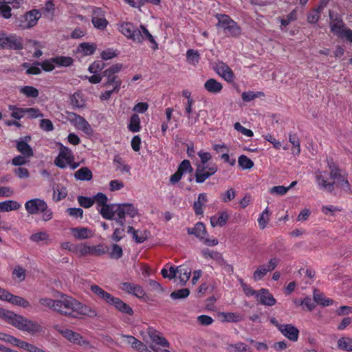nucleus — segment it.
I'll return each mask as SVG.
<instances>
[{
  "label": "nucleus",
  "mask_w": 352,
  "mask_h": 352,
  "mask_svg": "<svg viewBox=\"0 0 352 352\" xmlns=\"http://www.w3.org/2000/svg\"><path fill=\"white\" fill-rule=\"evenodd\" d=\"M98 210L103 218L114 219L121 226L124 225L126 215L134 217L138 214V210L131 204H106Z\"/></svg>",
  "instance_id": "f257e3e1"
},
{
  "label": "nucleus",
  "mask_w": 352,
  "mask_h": 352,
  "mask_svg": "<svg viewBox=\"0 0 352 352\" xmlns=\"http://www.w3.org/2000/svg\"><path fill=\"white\" fill-rule=\"evenodd\" d=\"M331 32L338 37L352 43V30L346 26L342 16L329 12Z\"/></svg>",
  "instance_id": "f03ea898"
},
{
  "label": "nucleus",
  "mask_w": 352,
  "mask_h": 352,
  "mask_svg": "<svg viewBox=\"0 0 352 352\" xmlns=\"http://www.w3.org/2000/svg\"><path fill=\"white\" fill-rule=\"evenodd\" d=\"M60 298L56 300V311L61 315L74 317L76 305L78 301L72 296L60 294Z\"/></svg>",
  "instance_id": "7ed1b4c3"
},
{
  "label": "nucleus",
  "mask_w": 352,
  "mask_h": 352,
  "mask_svg": "<svg viewBox=\"0 0 352 352\" xmlns=\"http://www.w3.org/2000/svg\"><path fill=\"white\" fill-rule=\"evenodd\" d=\"M216 18L218 19L217 25L223 28L229 36H237L241 34L240 27L228 15L217 14Z\"/></svg>",
  "instance_id": "20e7f679"
},
{
  "label": "nucleus",
  "mask_w": 352,
  "mask_h": 352,
  "mask_svg": "<svg viewBox=\"0 0 352 352\" xmlns=\"http://www.w3.org/2000/svg\"><path fill=\"white\" fill-rule=\"evenodd\" d=\"M118 30L124 36L135 43H142L144 41L142 32L136 29L132 23L122 22L118 24Z\"/></svg>",
  "instance_id": "39448f33"
},
{
  "label": "nucleus",
  "mask_w": 352,
  "mask_h": 352,
  "mask_svg": "<svg viewBox=\"0 0 352 352\" xmlns=\"http://www.w3.org/2000/svg\"><path fill=\"white\" fill-rule=\"evenodd\" d=\"M54 329L58 331L67 341L81 346H89V342L85 340L80 333L71 329L63 328L60 325H55Z\"/></svg>",
  "instance_id": "423d86ee"
},
{
  "label": "nucleus",
  "mask_w": 352,
  "mask_h": 352,
  "mask_svg": "<svg viewBox=\"0 0 352 352\" xmlns=\"http://www.w3.org/2000/svg\"><path fill=\"white\" fill-rule=\"evenodd\" d=\"M122 68V65L120 63L114 64L108 69H105L102 76L107 78V82L104 84L105 87L113 85L114 90L118 92L120 89L121 81L118 78V74Z\"/></svg>",
  "instance_id": "0eeeda50"
},
{
  "label": "nucleus",
  "mask_w": 352,
  "mask_h": 352,
  "mask_svg": "<svg viewBox=\"0 0 352 352\" xmlns=\"http://www.w3.org/2000/svg\"><path fill=\"white\" fill-rule=\"evenodd\" d=\"M188 233L195 235L208 246H215L218 244V240L215 238L208 239L206 237V229L205 225L201 222L197 223L193 228H188Z\"/></svg>",
  "instance_id": "6e6552de"
},
{
  "label": "nucleus",
  "mask_w": 352,
  "mask_h": 352,
  "mask_svg": "<svg viewBox=\"0 0 352 352\" xmlns=\"http://www.w3.org/2000/svg\"><path fill=\"white\" fill-rule=\"evenodd\" d=\"M73 252L78 254L80 256L87 255L101 256L106 252L103 245L101 244L91 246L85 243L77 245L74 248Z\"/></svg>",
  "instance_id": "1a4fd4ad"
},
{
  "label": "nucleus",
  "mask_w": 352,
  "mask_h": 352,
  "mask_svg": "<svg viewBox=\"0 0 352 352\" xmlns=\"http://www.w3.org/2000/svg\"><path fill=\"white\" fill-rule=\"evenodd\" d=\"M91 13V23L94 27L98 30H104L109 22L105 18V11L99 7H90Z\"/></svg>",
  "instance_id": "9d476101"
},
{
  "label": "nucleus",
  "mask_w": 352,
  "mask_h": 352,
  "mask_svg": "<svg viewBox=\"0 0 352 352\" xmlns=\"http://www.w3.org/2000/svg\"><path fill=\"white\" fill-rule=\"evenodd\" d=\"M74 159L72 150L60 144L58 155L54 160V164L60 168H65Z\"/></svg>",
  "instance_id": "9b49d317"
},
{
  "label": "nucleus",
  "mask_w": 352,
  "mask_h": 352,
  "mask_svg": "<svg viewBox=\"0 0 352 352\" xmlns=\"http://www.w3.org/2000/svg\"><path fill=\"white\" fill-rule=\"evenodd\" d=\"M67 120L77 129L90 135L93 133V130L89 122L82 116L73 113H67Z\"/></svg>",
  "instance_id": "f8f14e48"
},
{
  "label": "nucleus",
  "mask_w": 352,
  "mask_h": 352,
  "mask_svg": "<svg viewBox=\"0 0 352 352\" xmlns=\"http://www.w3.org/2000/svg\"><path fill=\"white\" fill-rule=\"evenodd\" d=\"M328 167L330 170V178L332 179H338V185L344 191L349 192L351 190L350 184L346 179L342 177L340 169L334 164L332 161L327 160Z\"/></svg>",
  "instance_id": "ddd939ff"
},
{
  "label": "nucleus",
  "mask_w": 352,
  "mask_h": 352,
  "mask_svg": "<svg viewBox=\"0 0 352 352\" xmlns=\"http://www.w3.org/2000/svg\"><path fill=\"white\" fill-rule=\"evenodd\" d=\"M19 320L16 325L18 329L27 331L30 333L34 334L40 333L43 331L42 327L36 322L28 319L21 316L19 318Z\"/></svg>",
  "instance_id": "4468645a"
},
{
  "label": "nucleus",
  "mask_w": 352,
  "mask_h": 352,
  "mask_svg": "<svg viewBox=\"0 0 352 352\" xmlns=\"http://www.w3.org/2000/svg\"><path fill=\"white\" fill-rule=\"evenodd\" d=\"M279 263L278 258H272L267 264L259 265L253 273V278L255 281L261 280L269 272L274 270Z\"/></svg>",
  "instance_id": "2eb2a0df"
},
{
  "label": "nucleus",
  "mask_w": 352,
  "mask_h": 352,
  "mask_svg": "<svg viewBox=\"0 0 352 352\" xmlns=\"http://www.w3.org/2000/svg\"><path fill=\"white\" fill-rule=\"evenodd\" d=\"M2 49H11V50H22L23 47V40L21 37L15 34L7 35L4 34V36L1 44Z\"/></svg>",
  "instance_id": "dca6fc26"
},
{
  "label": "nucleus",
  "mask_w": 352,
  "mask_h": 352,
  "mask_svg": "<svg viewBox=\"0 0 352 352\" xmlns=\"http://www.w3.org/2000/svg\"><path fill=\"white\" fill-rule=\"evenodd\" d=\"M218 170L217 166L213 164L210 167L199 165L195 171V180L197 183L204 182L210 176L213 175Z\"/></svg>",
  "instance_id": "f3484780"
},
{
  "label": "nucleus",
  "mask_w": 352,
  "mask_h": 352,
  "mask_svg": "<svg viewBox=\"0 0 352 352\" xmlns=\"http://www.w3.org/2000/svg\"><path fill=\"white\" fill-rule=\"evenodd\" d=\"M316 183L320 189L331 192L334 190L335 182H329L328 173L323 170H317L315 174Z\"/></svg>",
  "instance_id": "a211bd4d"
},
{
  "label": "nucleus",
  "mask_w": 352,
  "mask_h": 352,
  "mask_svg": "<svg viewBox=\"0 0 352 352\" xmlns=\"http://www.w3.org/2000/svg\"><path fill=\"white\" fill-rule=\"evenodd\" d=\"M47 207V203L41 199L34 198L28 200L25 204V208L30 214H36L43 211Z\"/></svg>",
  "instance_id": "6ab92c4d"
},
{
  "label": "nucleus",
  "mask_w": 352,
  "mask_h": 352,
  "mask_svg": "<svg viewBox=\"0 0 352 352\" xmlns=\"http://www.w3.org/2000/svg\"><path fill=\"white\" fill-rule=\"evenodd\" d=\"M1 293H3L1 300L8 301L14 305L22 307L23 308H27L30 305V302L23 298L15 296L6 289H4V292H1Z\"/></svg>",
  "instance_id": "aec40b11"
},
{
  "label": "nucleus",
  "mask_w": 352,
  "mask_h": 352,
  "mask_svg": "<svg viewBox=\"0 0 352 352\" xmlns=\"http://www.w3.org/2000/svg\"><path fill=\"white\" fill-rule=\"evenodd\" d=\"M175 278L177 277L179 283L181 285H184L189 280L192 270L187 265H182L177 267H175Z\"/></svg>",
  "instance_id": "412c9836"
},
{
  "label": "nucleus",
  "mask_w": 352,
  "mask_h": 352,
  "mask_svg": "<svg viewBox=\"0 0 352 352\" xmlns=\"http://www.w3.org/2000/svg\"><path fill=\"white\" fill-rule=\"evenodd\" d=\"M146 332L154 344L162 347H169V342L162 336V333L160 331L155 329L153 327H149L147 328Z\"/></svg>",
  "instance_id": "4be33fe9"
},
{
  "label": "nucleus",
  "mask_w": 352,
  "mask_h": 352,
  "mask_svg": "<svg viewBox=\"0 0 352 352\" xmlns=\"http://www.w3.org/2000/svg\"><path fill=\"white\" fill-rule=\"evenodd\" d=\"M278 331L285 337L292 342H296L298 339L299 331L292 324H286L279 326Z\"/></svg>",
  "instance_id": "5701e85b"
},
{
  "label": "nucleus",
  "mask_w": 352,
  "mask_h": 352,
  "mask_svg": "<svg viewBox=\"0 0 352 352\" xmlns=\"http://www.w3.org/2000/svg\"><path fill=\"white\" fill-rule=\"evenodd\" d=\"M217 73L227 82H232L234 75L232 70L225 63H220L216 67Z\"/></svg>",
  "instance_id": "b1692460"
},
{
  "label": "nucleus",
  "mask_w": 352,
  "mask_h": 352,
  "mask_svg": "<svg viewBox=\"0 0 352 352\" xmlns=\"http://www.w3.org/2000/svg\"><path fill=\"white\" fill-rule=\"evenodd\" d=\"M97 311L91 307L82 304L78 301L74 314V318H78L80 316H86L87 317L94 318L97 316Z\"/></svg>",
  "instance_id": "393cba45"
},
{
  "label": "nucleus",
  "mask_w": 352,
  "mask_h": 352,
  "mask_svg": "<svg viewBox=\"0 0 352 352\" xmlns=\"http://www.w3.org/2000/svg\"><path fill=\"white\" fill-rule=\"evenodd\" d=\"M256 297L259 299L260 302L264 305L272 306L276 302L274 296L265 289H261L256 294Z\"/></svg>",
  "instance_id": "a878e982"
},
{
  "label": "nucleus",
  "mask_w": 352,
  "mask_h": 352,
  "mask_svg": "<svg viewBox=\"0 0 352 352\" xmlns=\"http://www.w3.org/2000/svg\"><path fill=\"white\" fill-rule=\"evenodd\" d=\"M109 305L115 307L119 311L131 316L133 314V309L126 303L118 298L113 297Z\"/></svg>",
  "instance_id": "bb28decb"
},
{
  "label": "nucleus",
  "mask_w": 352,
  "mask_h": 352,
  "mask_svg": "<svg viewBox=\"0 0 352 352\" xmlns=\"http://www.w3.org/2000/svg\"><path fill=\"white\" fill-rule=\"evenodd\" d=\"M71 232L74 237L76 239L82 240L91 238L93 232L91 230L84 227L72 228Z\"/></svg>",
  "instance_id": "cd10ccee"
},
{
  "label": "nucleus",
  "mask_w": 352,
  "mask_h": 352,
  "mask_svg": "<svg viewBox=\"0 0 352 352\" xmlns=\"http://www.w3.org/2000/svg\"><path fill=\"white\" fill-rule=\"evenodd\" d=\"M21 316V315H17L12 311L0 307V317L5 319L9 324L15 327H16L19 320L18 318Z\"/></svg>",
  "instance_id": "c85d7f7f"
},
{
  "label": "nucleus",
  "mask_w": 352,
  "mask_h": 352,
  "mask_svg": "<svg viewBox=\"0 0 352 352\" xmlns=\"http://www.w3.org/2000/svg\"><path fill=\"white\" fill-rule=\"evenodd\" d=\"M229 219V214L226 211H222L217 215H214L210 217V224L214 228L217 226L222 227L226 225Z\"/></svg>",
  "instance_id": "c756f323"
},
{
  "label": "nucleus",
  "mask_w": 352,
  "mask_h": 352,
  "mask_svg": "<svg viewBox=\"0 0 352 352\" xmlns=\"http://www.w3.org/2000/svg\"><path fill=\"white\" fill-rule=\"evenodd\" d=\"M204 88L209 93L217 94L221 91L223 85L214 78H210L204 83Z\"/></svg>",
  "instance_id": "7c9ffc66"
},
{
  "label": "nucleus",
  "mask_w": 352,
  "mask_h": 352,
  "mask_svg": "<svg viewBox=\"0 0 352 352\" xmlns=\"http://www.w3.org/2000/svg\"><path fill=\"white\" fill-rule=\"evenodd\" d=\"M91 290L93 293H94L99 298L104 301L105 302L109 304L113 296H112L110 293L104 291L102 288L96 285H93L91 286Z\"/></svg>",
  "instance_id": "2f4dec72"
},
{
  "label": "nucleus",
  "mask_w": 352,
  "mask_h": 352,
  "mask_svg": "<svg viewBox=\"0 0 352 352\" xmlns=\"http://www.w3.org/2000/svg\"><path fill=\"white\" fill-rule=\"evenodd\" d=\"M208 202L207 195L206 193H200L197 200L194 202L193 208L197 215H202L204 214L203 206Z\"/></svg>",
  "instance_id": "473e14b6"
},
{
  "label": "nucleus",
  "mask_w": 352,
  "mask_h": 352,
  "mask_svg": "<svg viewBox=\"0 0 352 352\" xmlns=\"http://www.w3.org/2000/svg\"><path fill=\"white\" fill-rule=\"evenodd\" d=\"M67 195V190L63 184H56L53 189V200L56 202L65 199Z\"/></svg>",
  "instance_id": "72a5a7b5"
},
{
  "label": "nucleus",
  "mask_w": 352,
  "mask_h": 352,
  "mask_svg": "<svg viewBox=\"0 0 352 352\" xmlns=\"http://www.w3.org/2000/svg\"><path fill=\"white\" fill-rule=\"evenodd\" d=\"M26 270L21 265H16L12 270V276L17 283H21L25 280Z\"/></svg>",
  "instance_id": "f704fd0d"
},
{
  "label": "nucleus",
  "mask_w": 352,
  "mask_h": 352,
  "mask_svg": "<svg viewBox=\"0 0 352 352\" xmlns=\"http://www.w3.org/2000/svg\"><path fill=\"white\" fill-rule=\"evenodd\" d=\"M41 16V12L36 10H33L28 12L25 16V21H27L25 28H30L34 26Z\"/></svg>",
  "instance_id": "c9c22d12"
},
{
  "label": "nucleus",
  "mask_w": 352,
  "mask_h": 352,
  "mask_svg": "<svg viewBox=\"0 0 352 352\" xmlns=\"http://www.w3.org/2000/svg\"><path fill=\"white\" fill-rule=\"evenodd\" d=\"M337 346L340 350L352 352V338L349 336L340 337L337 341Z\"/></svg>",
  "instance_id": "e433bc0d"
},
{
  "label": "nucleus",
  "mask_w": 352,
  "mask_h": 352,
  "mask_svg": "<svg viewBox=\"0 0 352 352\" xmlns=\"http://www.w3.org/2000/svg\"><path fill=\"white\" fill-rule=\"evenodd\" d=\"M201 254L206 259H213L220 265L224 263V260L221 254L217 251L210 250L209 249H204L201 251Z\"/></svg>",
  "instance_id": "4c0bfd02"
},
{
  "label": "nucleus",
  "mask_w": 352,
  "mask_h": 352,
  "mask_svg": "<svg viewBox=\"0 0 352 352\" xmlns=\"http://www.w3.org/2000/svg\"><path fill=\"white\" fill-rule=\"evenodd\" d=\"M74 177L77 180L90 181L93 177V175L89 168L82 167L75 172Z\"/></svg>",
  "instance_id": "58836bf2"
},
{
  "label": "nucleus",
  "mask_w": 352,
  "mask_h": 352,
  "mask_svg": "<svg viewBox=\"0 0 352 352\" xmlns=\"http://www.w3.org/2000/svg\"><path fill=\"white\" fill-rule=\"evenodd\" d=\"M228 352H252V349L243 342L228 344L226 346Z\"/></svg>",
  "instance_id": "ea45409f"
},
{
  "label": "nucleus",
  "mask_w": 352,
  "mask_h": 352,
  "mask_svg": "<svg viewBox=\"0 0 352 352\" xmlns=\"http://www.w3.org/2000/svg\"><path fill=\"white\" fill-rule=\"evenodd\" d=\"M16 148L25 157H31L34 155L32 148L26 141H16Z\"/></svg>",
  "instance_id": "a19ab883"
},
{
  "label": "nucleus",
  "mask_w": 352,
  "mask_h": 352,
  "mask_svg": "<svg viewBox=\"0 0 352 352\" xmlns=\"http://www.w3.org/2000/svg\"><path fill=\"white\" fill-rule=\"evenodd\" d=\"M20 204L14 200H7L0 202V212L16 210L20 208Z\"/></svg>",
  "instance_id": "79ce46f5"
},
{
  "label": "nucleus",
  "mask_w": 352,
  "mask_h": 352,
  "mask_svg": "<svg viewBox=\"0 0 352 352\" xmlns=\"http://www.w3.org/2000/svg\"><path fill=\"white\" fill-rule=\"evenodd\" d=\"M97 46L94 43H82L78 47V51L84 56H89L93 54Z\"/></svg>",
  "instance_id": "37998d69"
},
{
  "label": "nucleus",
  "mask_w": 352,
  "mask_h": 352,
  "mask_svg": "<svg viewBox=\"0 0 352 352\" xmlns=\"http://www.w3.org/2000/svg\"><path fill=\"white\" fill-rule=\"evenodd\" d=\"M314 299L316 302L322 306H329L333 302V300L327 298L322 293L317 290L314 292Z\"/></svg>",
  "instance_id": "c03bdc74"
},
{
  "label": "nucleus",
  "mask_w": 352,
  "mask_h": 352,
  "mask_svg": "<svg viewBox=\"0 0 352 352\" xmlns=\"http://www.w3.org/2000/svg\"><path fill=\"white\" fill-rule=\"evenodd\" d=\"M221 316L223 321L228 322H237L243 319L240 314L233 312H222Z\"/></svg>",
  "instance_id": "a18cd8bd"
},
{
  "label": "nucleus",
  "mask_w": 352,
  "mask_h": 352,
  "mask_svg": "<svg viewBox=\"0 0 352 352\" xmlns=\"http://www.w3.org/2000/svg\"><path fill=\"white\" fill-rule=\"evenodd\" d=\"M140 30L142 32V34L144 36V40L147 39L151 44V48L153 50H156L158 49V44L152 36V34L148 32V30L143 25H141L140 26Z\"/></svg>",
  "instance_id": "49530a36"
},
{
  "label": "nucleus",
  "mask_w": 352,
  "mask_h": 352,
  "mask_svg": "<svg viewBox=\"0 0 352 352\" xmlns=\"http://www.w3.org/2000/svg\"><path fill=\"white\" fill-rule=\"evenodd\" d=\"M128 129L133 133L138 132L140 130V119L138 114H133L131 116Z\"/></svg>",
  "instance_id": "de8ad7c7"
},
{
  "label": "nucleus",
  "mask_w": 352,
  "mask_h": 352,
  "mask_svg": "<svg viewBox=\"0 0 352 352\" xmlns=\"http://www.w3.org/2000/svg\"><path fill=\"white\" fill-rule=\"evenodd\" d=\"M19 91L28 98H37L39 94L38 90L32 86L21 87Z\"/></svg>",
  "instance_id": "09e8293b"
},
{
  "label": "nucleus",
  "mask_w": 352,
  "mask_h": 352,
  "mask_svg": "<svg viewBox=\"0 0 352 352\" xmlns=\"http://www.w3.org/2000/svg\"><path fill=\"white\" fill-rule=\"evenodd\" d=\"M270 213L269 208L267 207L262 212V213L260 214V216L258 219V223L259 228L263 230L264 228H265V227L267 226V224L268 223V222L270 221Z\"/></svg>",
  "instance_id": "8fccbe9b"
},
{
  "label": "nucleus",
  "mask_w": 352,
  "mask_h": 352,
  "mask_svg": "<svg viewBox=\"0 0 352 352\" xmlns=\"http://www.w3.org/2000/svg\"><path fill=\"white\" fill-rule=\"evenodd\" d=\"M55 64L58 67H69L72 65L74 60L69 56H58L54 57Z\"/></svg>",
  "instance_id": "3c124183"
},
{
  "label": "nucleus",
  "mask_w": 352,
  "mask_h": 352,
  "mask_svg": "<svg viewBox=\"0 0 352 352\" xmlns=\"http://www.w3.org/2000/svg\"><path fill=\"white\" fill-rule=\"evenodd\" d=\"M186 59L189 64L195 66L198 64L200 59V55L196 50H188L186 52Z\"/></svg>",
  "instance_id": "603ef678"
},
{
  "label": "nucleus",
  "mask_w": 352,
  "mask_h": 352,
  "mask_svg": "<svg viewBox=\"0 0 352 352\" xmlns=\"http://www.w3.org/2000/svg\"><path fill=\"white\" fill-rule=\"evenodd\" d=\"M70 102L74 107L77 108L82 107L85 105L82 96L79 92H76L71 96Z\"/></svg>",
  "instance_id": "864d4df0"
},
{
  "label": "nucleus",
  "mask_w": 352,
  "mask_h": 352,
  "mask_svg": "<svg viewBox=\"0 0 352 352\" xmlns=\"http://www.w3.org/2000/svg\"><path fill=\"white\" fill-rule=\"evenodd\" d=\"M121 336L125 338L126 343L131 345V346L136 351L140 349V346H142V344L143 343L133 336L122 334Z\"/></svg>",
  "instance_id": "5fc2aeb1"
},
{
  "label": "nucleus",
  "mask_w": 352,
  "mask_h": 352,
  "mask_svg": "<svg viewBox=\"0 0 352 352\" xmlns=\"http://www.w3.org/2000/svg\"><path fill=\"white\" fill-rule=\"evenodd\" d=\"M289 141L293 145L292 153L294 155H299L300 153V144L297 135L296 134H289Z\"/></svg>",
  "instance_id": "6e6d98bb"
},
{
  "label": "nucleus",
  "mask_w": 352,
  "mask_h": 352,
  "mask_svg": "<svg viewBox=\"0 0 352 352\" xmlns=\"http://www.w3.org/2000/svg\"><path fill=\"white\" fill-rule=\"evenodd\" d=\"M239 165L242 169H250L254 166V162L245 155H241L238 159Z\"/></svg>",
  "instance_id": "4d7b16f0"
},
{
  "label": "nucleus",
  "mask_w": 352,
  "mask_h": 352,
  "mask_svg": "<svg viewBox=\"0 0 352 352\" xmlns=\"http://www.w3.org/2000/svg\"><path fill=\"white\" fill-rule=\"evenodd\" d=\"M321 6L313 9L307 14V21L309 23H316L320 18Z\"/></svg>",
  "instance_id": "13d9d810"
},
{
  "label": "nucleus",
  "mask_w": 352,
  "mask_h": 352,
  "mask_svg": "<svg viewBox=\"0 0 352 352\" xmlns=\"http://www.w3.org/2000/svg\"><path fill=\"white\" fill-rule=\"evenodd\" d=\"M8 109L12 111L11 116L16 120L21 119L25 113V108H20L14 105H9Z\"/></svg>",
  "instance_id": "bf43d9fd"
},
{
  "label": "nucleus",
  "mask_w": 352,
  "mask_h": 352,
  "mask_svg": "<svg viewBox=\"0 0 352 352\" xmlns=\"http://www.w3.org/2000/svg\"><path fill=\"white\" fill-rule=\"evenodd\" d=\"M48 239L49 234L46 232H38L34 233L30 236V240L35 243L46 241Z\"/></svg>",
  "instance_id": "052dcab7"
},
{
  "label": "nucleus",
  "mask_w": 352,
  "mask_h": 352,
  "mask_svg": "<svg viewBox=\"0 0 352 352\" xmlns=\"http://www.w3.org/2000/svg\"><path fill=\"white\" fill-rule=\"evenodd\" d=\"M190 291L187 288L178 289L170 294L171 298L174 300L183 299L189 296Z\"/></svg>",
  "instance_id": "680f3d73"
},
{
  "label": "nucleus",
  "mask_w": 352,
  "mask_h": 352,
  "mask_svg": "<svg viewBox=\"0 0 352 352\" xmlns=\"http://www.w3.org/2000/svg\"><path fill=\"white\" fill-rule=\"evenodd\" d=\"M77 199L80 206L85 208H89L94 204V199H93V197L91 198L84 196H78Z\"/></svg>",
  "instance_id": "e2e57ef3"
},
{
  "label": "nucleus",
  "mask_w": 352,
  "mask_h": 352,
  "mask_svg": "<svg viewBox=\"0 0 352 352\" xmlns=\"http://www.w3.org/2000/svg\"><path fill=\"white\" fill-rule=\"evenodd\" d=\"M38 65H41L42 69L44 71L51 72L55 68L54 57L45 60L42 63H38Z\"/></svg>",
  "instance_id": "0e129e2a"
},
{
  "label": "nucleus",
  "mask_w": 352,
  "mask_h": 352,
  "mask_svg": "<svg viewBox=\"0 0 352 352\" xmlns=\"http://www.w3.org/2000/svg\"><path fill=\"white\" fill-rule=\"evenodd\" d=\"M192 170L193 168L191 166V164L188 160H183L177 168V170L183 175L187 173H191Z\"/></svg>",
  "instance_id": "69168bd1"
},
{
  "label": "nucleus",
  "mask_w": 352,
  "mask_h": 352,
  "mask_svg": "<svg viewBox=\"0 0 352 352\" xmlns=\"http://www.w3.org/2000/svg\"><path fill=\"white\" fill-rule=\"evenodd\" d=\"M236 197V191L234 188H230L224 193L221 195V199L223 202L227 203L233 200Z\"/></svg>",
  "instance_id": "338daca9"
},
{
  "label": "nucleus",
  "mask_w": 352,
  "mask_h": 352,
  "mask_svg": "<svg viewBox=\"0 0 352 352\" xmlns=\"http://www.w3.org/2000/svg\"><path fill=\"white\" fill-rule=\"evenodd\" d=\"M104 67V63L100 60L94 61L88 68L90 73L96 74L97 72L102 70Z\"/></svg>",
  "instance_id": "774afa93"
}]
</instances>
